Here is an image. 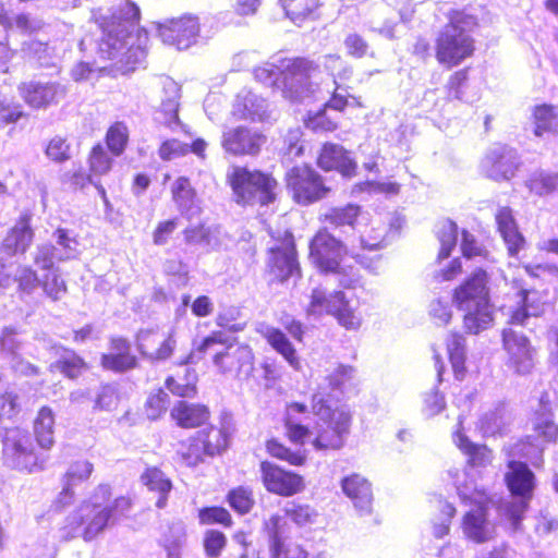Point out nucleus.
Listing matches in <instances>:
<instances>
[{
    "mask_svg": "<svg viewBox=\"0 0 558 558\" xmlns=\"http://www.w3.org/2000/svg\"><path fill=\"white\" fill-rule=\"evenodd\" d=\"M327 397L326 391L319 390L311 395L308 404L301 401H291L286 404L282 416L286 436L290 442L299 447L292 448L279 438L271 437L265 441V450L269 457L295 468L304 466L307 463L308 453L303 446L311 429L307 425L298 422V415L308 412L320 420L316 424L315 436L312 440L315 450L332 451L343 446L344 436L351 426V414L342 409L333 408Z\"/></svg>",
    "mask_w": 558,
    "mask_h": 558,
    "instance_id": "f257e3e1",
    "label": "nucleus"
},
{
    "mask_svg": "<svg viewBox=\"0 0 558 558\" xmlns=\"http://www.w3.org/2000/svg\"><path fill=\"white\" fill-rule=\"evenodd\" d=\"M232 320L227 314L219 313L215 323L221 330H213L199 340L193 341L183 363L208 361L219 375H250L255 354L248 344L235 343L227 336L226 331L239 332L244 329L243 324H233Z\"/></svg>",
    "mask_w": 558,
    "mask_h": 558,
    "instance_id": "f03ea898",
    "label": "nucleus"
},
{
    "mask_svg": "<svg viewBox=\"0 0 558 558\" xmlns=\"http://www.w3.org/2000/svg\"><path fill=\"white\" fill-rule=\"evenodd\" d=\"M112 487L108 483L96 486L90 497L66 517L61 527L63 538L69 541L81 535L89 542L102 533L110 522L129 517L134 501L130 495H120L111 500Z\"/></svg>",
    "mask_w": 558,
    "mask_h": 558,
    "instance_id": "7ed1b4c3",
    "label": "nucleus"
},
{
    "mask_svg": "<svg viewBox=\"0 0 558 558\" xmlns=\"http://www.w3.org/2000/svg\"><path fill=\"white\" fill-rule=\"evenodd\" d=\"M447 23L434 40V57L445 69L459 66L474 57L476 40L471 32L480 26L478 17L465 9H451L446 14Z\"/></svg>",
    "mask_w": 558,
    "mask_h": 558,
    "instance_id": "20e7f679",
    "label": "nucleus"
},
{
    "mask_svg": "<svg viewBox=\"0 0 558 558\" xmlns=\"http://www.w3.org/2000/svg\"><path fill=\"white\" fill-rule=\"evenodd\" d=\"M488 279L487 271L480 267L452 291V302L464 312L463 328L469 335H478L494 323Z\"/></svg>",
    "mask_w": 558,
    "mask_h": 558,
    "instance_id": "39448f33",
    "label": "nucleus"
},
{
    "mask_svg": "<svg viewBox=\"0 0 558 558\" xmlns=\"http://www.w3.org/2000/svg\"><path fill=\"white\" fill-rule=\"evenodd\" d=\"M272 244L266 250L265 276L270 284H283L303 276L295 236L290 229L270 231Z\"/></svg>",
    "mask_w": 558,
    "mask_h": 558,
    "instance_id": "423d86ee",
    "label": "nucleus"
},
{
    "mask_svg": "<svg viewBox=\"0 0 558 558\" xmlns=\"http://www.w3.org/2000/svg\"><path fill=\"white\" fill-rule=\"evenodd\" d=\"M349 247L327 227H319L308 241L307 258L322 275L348 276L351 267L345 265Z\"/></svg>",
    "mask_w": 558,
    "mask_h": 558,
    "instance_id": "0eeeda50",
    "label": "nucleus"
},
{
    "mask_svg": "<svg viewBox=\"0 0 558 558\" xmlns=\"http://www.w3.org/2000/svg\"><path fill=\"white\" fill-rule=\"evenodd\" d=\"M228 182L239 205L267 206L277 198L278 181L269 172L235 167L230 173Z\"/></svg>",
    "mask_w": 558,
    "mask_h": 558,
    "instance_id": "6e6552de",
    "label": "nucleus"
},
{
    "mask_svg": "<svg viewBox=\"0 0 558 558\" xmlns=\"http://www.w3.org/2000/svg\"><path fill=\"white\" fill-rule=\"evenodd\" d=\"M461 501L469 507L461 518V531L464 537L474 544H484L494 539L495 524L489 520V509L494 498L486 488H475L461 496Z\"/></svg>",
    "mask_w": 558,
    "mask_h": 558,
    "instance_id": "1a4fd4ad",
    "label": "nucleus"
},
{
    "mask_svg": "<svg viewBox=\"0 0 558 558\" xmlns=\"http://www.w3.org/2000/svg\"><path fill=\"white\" fill-rule=\"evenodd\" d=\"M2 460L13 470L33 473L45 469L47 457L34 446L27 430L15 427L7 430L3 437Z\"/></svg>",
    "mask_w": 558,
    "mask_h": 558,
    "instance_id": "9d476101",
    "label": "nucleus"
},
{
    "mask_svg": "<svg viewBox=\"0 0 558 558\" xmlns=\"http://www.w3.org/2000/svg\"><path fill=\"white\" fill-rule=\"evenodd\" d=\"M92 19L102 32L101 40L117 49L123 46L132 29L138 25L141 11L134 2L125 1L112 11H93Z\"/></svg>",
    "mask_w": 558,
    "mask_h": 558,
    "instance_id": "9b49d317",
    "label": "nucleus"
},
{
    "mask_svg": "<svg viewBox=\"0 0 558 558\" xmlns=\"http://www.w3.org/2000/svg\"><path fill=\"white\" fill-rule=\"evenodd\" d=\"M284 184L293 202L302 206L325 199L332 192L326 179L308 163L291 167L284 174Z\"/></svg>",
    "mask_w": 558,
    "mask_h": 558,
    "instance_id": "f8f14e48",
    "label": "nucleus"
},
{
    "mask_svg": "<svg viewBox=\"0 0 558 558\" xmlns=\"http://www.w3.org/2000/svg\"><path fill=\"white\" fill-rule=\"evenodd\" d=\"M501 347L505 352V365L518 376H526L535 366L536 349L522 331L506 327L501 331Z\"/></svg>",
    "mask_w": 558,
    "mask_h": 558,
    "instance_id": "ddd939ff",
    "label": "nucleus"
},
{
    "mask_svg": "<svg viewBox=\"0 0 558 558\" xmlns=\"http://www.w3.org/2000/svg\"><path fill=\"white\" fill-rule=\"evenodd\" d=\"M318 69V64L306 57L282 59L280 84L283 97L298 99L304 92H308L311 77Z\"/></svg>",
    "mask_w": 558,
    "mask_h": 558,
    "instance_id": "4468645a",
    "label": "nucleus"
},
{
    "mask_svg": "<svg viewBox=\"0 0 558 558\" xmlns=\"http://www.w3.org/2000/svg\"><path fill=\"white\" fill-rule=\"evenodd\" d=\"M259 472L263 487L275 496L292 497L303 493L306 487L302 474L268 460L260 461Z\"/></svg>",
    "mask_w": 558,
    "mask_h": 558,
    "instance_id": "2eb2a0df",
    "label": "nucleus"
},
{
    "mask_svg": "<svg viewBox=\"0 0 558 558\" xmlns=\"http://www.w3.org/2000/svg\"><path fill=\"white\" fill-rule=\"evenodd\" d=\"M266 141L263 132L246 125H238L222 132L220 145L223 151L232 157H256Z\"/></svg>",
    "mask_w": 558,
    "mask_h": 558,
    "instance_id": "dca6fc26",
    "label": "nucleus"
},
{
    "mask_svg": "<svg viewBox=\"0 0 558 558\" xmlns=\"http://www.w3.org/2000/svg\"><path fill=\"white\" fill-rule=\"evenodd\" d=\"M510 286L517 299V307L509 314V324L524 326L530 317H538L545 312L547 292H539L534 288H526L525 283L520 278L512 279Z\"/></svg>",
    "mask_w": 558,
    "mask_h": 558,
    "instance_id": "f3484780",
    "label": "nucleus"
},
{
    "mask_svg": "<svg viewBox=\"0 0 558 558\" xmlns=\"http://www.w3.org/2000/svg\"><path fill=\"white\" fill-rule=\"evenodd\" d=\"M198 34L199 23L191 15L170 19L158 26V36L162 43L180 50L192 46Z\"/></svg>",
    "mask_w": 558,
    "mask_h": 558,
    "instance_id": "a211bd4d",
    "label": "nucleus"
},
{
    "mask_svg": "<svg viewBox=\"0 0 558 558\" xmlns=\"http://www.w3.org/2000/svg\"><path fill=\"white\" fill-rule=\"evenodd\" d=\"M58 355L48 365V372L52 375H60L69 381H78L90 369V364L74 349L54 343L51 347Z\"/></svg>",
    "mask_w": 558,
    "mask_h": 558,
    "instance_id": "6ab92c4d",
    "label": "nucleus"
},
{
    "mask_svg": "<svg viewBox=\"0 0 558 558\" xmlns=\"http://www.w3.org/2000/svg\"><path fill=\"white\" fill-rule=\"evenodd\" d=\"M316 165L325 172L336 171L343 178L351 179L357 173V162L342 145L326 142L316 157Z\"/></svg>",
    "mask_w": 558,
    "mask_h": 558,
    "instance_id": "aec40b11",
    "label": "nucleus"
},
{
    "mask_svg": "<svg viewBox=\"0 0 558 558\" xmlns=\"http://www.w3.org/2000/svg\"><path fill=\"white\" fill-rule=\"evenodd\" d=\"M100 366L105 371L125 373L138 366V360L132 352L131 342L122 336L109 339V352L100 355Z\"/></svg>",
    "mask_w": 558,
    "mask_h": 558,
    "instance_id": "412c9836",
    "label": "nucleus"
},
{
    "mask_svg": "<svg viewBox=\"0 0 558 558\" xmlns=\"http://www.w3.org/2000/svg\"><path fill=\"white\" fill-rule=\"evenodd\" d=\"M504 481L510 495L514 498L532 500L536 487V477L525 462L510 460Z\"/></svg>",
    "mask_w": 558,
    "mask_h": 558,
    "instance_id": "4be33fe9",
    "label": "nucleus"
},
{
    "mask_svg": "<svg viewBox=\"0 0 558 558\" xmlns=\"http://www.w3.org/2000/svg\"><path fill=\"white\" fill-rule=\"evenodd\" d=\"M170 418L182 429H196L206 426L211 418L210 408L201 402L178 400L169 410Z\"/></svg>",
    "mask_w": 558,
    "mask_h": 558,
    "instance_id": "5701e85b",
    "label": "nucleus"
},
{
    "mask_svg": "<svg viewBox=\"0 0 558 558\" xmlns=\"http://www.w3.org/2000/svg\"><path fill=\"white\" fill-rule=\"evenodd\" d=\"M365 211L357 203H345L343 205L331 206L318 216L320 227H327L331 230H343L348 228L355 231L360 221L364 218Z\"/></svg>",
    "mask_w": 558,
    "mask_h": 558,
    "instance_id": "b1692460",
    "label": "nucleus"
},
{
    "mask_svg": "<svg viewBox=\"0 0 558 558\" xmlns=\"http://www.w3.org/2000/svg\"><path fill=\"white\" fill-rule=\"evenodd\" d=\"M281 517L272 514L264 523L268 535V549L270 558H308V554L301 546L291 544L280 531Z\"/></svg>",
    "mask_w": 558,
    "mask_h": 558,
    "instance_id": "393cba45",
    "label": "nucleus"
},
{
    "mask_svg": "<svg viewBox=\"0 0 558 558\" xmlns=\"http://www.w3.org/2000/svg\"><path fill=\"white\" fill-rule=\"evenodd\" d=\"M140 482L147 492L156 495L155 507L165 509L168 506L173 481L159 465H146L140 474Z\"/></svg>",
    "mask_w": 558,
    "mask_h": 558,
    "instance_id": "a878e982",
    "label": "nucleus"
},
{
    "mask_svg": "<svg viewBox=\"0 0 558 558\" xmlns=\"http://www.w3.org/2000/svg\"><path fill=\"white\" fill-rule=\"evenodd\" d=\"M33 240L32 214L24 211L17 218L16 223L8 231L2 242V248L11 256L24 254L31 247Z\"/></svg>",
    "mask_w": 558,
    "mask_h": 558,
    "instance_id": "bb28decb",
    "label": "nucleus"
},
{
    "mask_svg": "<svg viewBox=\"0 0 558 558\" xmlns=\"http://www.w3.org/2000/svg\"><path fill=\"white\" fill-rule=\"evenodd\" d=\"M23 101L33 109H44L57 101L59 85L53 82H22L17 86Z\"/></svg>",
    "mask_w": 558,
    "mask_h": 558,
    "instance_id": "cd10ccee",
    "label": "nucleus"
},
{
    "mask_svg": "<svg viewBox=\"0 0 558 558\" xmlns=\"http://www.w3.org/2000/svg\"><path fill=\"white\" fill-rule=\"evenodd\" d=\"M175 338L172 332L160 339L159 335L151 330L142 331L138 337L141 353L151 360H167L175 349Z\"/></svg>",
    "mask_w": 558,
    "mask_h": 558,
    "instance_id": "c85d7f7f",
    "label": "nucleus"
},
{
    "mask_svg": "<svg viewBox=\"0 0 558 558\" xmlns=\"http://www.w3.org/2000/svg\"><path fill=\"white\" fill-rule=\"evenodd\" d=\"M343 493L364 513L372 511L373 493L368 481L359 474H351L341 482Z\"/></svg>",
    "mask_w": 558,
    "mask_h": 558,
    "instance_id": "c756f323",
    "label": "nucleus"
},
{
    "mask_svg": "<svg viewBox=\"0 0 558 558\" xmlns=\"http://www.w3.org/2000/svg\"><path fill=\"white\" fill-rule=\"evenodd\" d=\"M495 218L498 231L507 243L509 255L515 256L523 247L525 240L518 230L512 209L509 207H500Z\"/></svg>",
    "mask_w": 558,
    "mask_h": 558,
    "instance_id": "7c9ffc66",
    "label": "nucleus"
},
{
    "mask_svg": "<svg viewBox=\"0 0 558 558\" xmlns=\"http://www.w3.org/2000/svg\"><path fill=\"white\" fill-rule=\"evenodd\" d=\"M32 427L37 448L49 451L54 445V414L50 407L39 408Z\"/></svg>",
    "mask_w": 558,
    "mask_h": 558,
    "instance_id": "2f4dec72",
    "label": "nucleus"
},
{
    "mask_svg": "<svg viewBox=\"0 0 558 558\" xmlns=\"http://www.w3.org/2000/svg\"><path fill=\"white\" fill-rule=\"evenodd\" d=\"M485 169L493 180H509L517 170L515 158L505 149L493 150L485 157Z\"/></svg>",
    "mask_w": 558,
    "mask_h": 558,
    "instance_id": "473e14b6",
    "label": "nucleus"
},
{
    "mask_svg": "<svg viewBox=\"0 0 558 558\" xmlns=\"http://www.w3.org/2000/svg\"><path fill=\"white\" fill-rule=\"evenodd\" d=\"M195 435L198 436V440L208 458L225 452L231 440L230 433L223 425H209L207 428L196 432Z\"/></svg>",
    "mask_w": 558,
    "mask_h": 558,
    "instance_id": "72a5a7b5",
    "label": "nucleus"
},
{
    "mask_svg": "<svg viewBox=\"0 0 558 558\" xmlns=\"http://www.w3.org/2000/svg\"><path fill=\"white\" fill-rule=\"evenodd\" d=\"M198 376L195 369L185 367L182 372L169 375L165 379V387L178 398H195L198 393Z\"/></svg>",
    "mask_w": 558,
    "mask_h": 558,
    "instance_id": "f704fd0d",
    "label": "nucleus"
},
{
    "mask_svg": "<svg viewBox=\"0 0 558 558\" xmlns=\"http://www.w3.org/2000/svg\"><path fill=\"white\" fill-rule=\"evenodd\" d=\"M286 15L295 24L302 25L319 17V0H280Z\"/></svg>",
    "mask_w": 558,
    "mask_h": 558,
    "instance_id": "c9c22d12",
    "label": "nucleus"
},
{
    "mask_svg": "<svg viewBox=\"0 0 558 558\" xmlns=\"http://www.w3.org/2000/svg\"><path fill=\"white\" fill-rule=\"evenodd\" d=\"M454 444L468 457L470 466H486L493 460V451L486 445L472 442L461 430L454 434Z\"/></svg>",
    "mask_w": 558,
    "mask_h": 558,
    "instance_id": "e433bc0d",
    "label": "nucleus"
},
{
    "mask_svg": "<svg viewBox=\"0 0 558 558\" xmlns=\"http://www.w3.org/2000/svg\"><path fill=\"white\" fill-rule=\"evenodd\" d=\"M207 453L203 449L198 436L195 434L179 442L175 451L178 463L187 469H195L203 464L207 458Z\"/></svg>",
    "mask_w": 558,
    "mask_h": 558,
    "instance_id": "4c0bfd02",
    "label": "nucleus"
},
{
    "mask_svg": "<svg viewBox=\"0 0 558 558\" xmlns=\"http://www.w3.org/2000/svg\"><path fill=\"white\" fill-rule=\"evenodd\" d=\"M335 305L329 310V315L348 330H356L362 325V316L351 306L343 291H335Z\"/></svg>",
    "mask_w": 558,
    "mask_h": 558,
    "instance_id": "58836bf2",
    "label": "nucleus"
},
{
    "mask_svg": "<svg viewBox=\"0 0 558 558\" xmlns=\"http://www.w3.org/2000/svg\"><path fill=\"white\" fill-rule=\"evenodd\" d=\"M331 75L333 76L335 88L328 100L324 104V106L327 109L343 112L349 106V96L340 94L339 89L342 87V84L344 82L351 78L352 69L345 65L337 74L331 73ZM350 98L353 100V105L355 107H363V102L361 101L360 97L350 96Z\"/></svg>",
    "mask_w": 558,
    "mask_h": 558,
    "instance_id": "ea45409f",
    "label": "nucleus"
},
{
    "mask_svg": "<svg viewBox=\"0 0 558 558\" xmlns=\"http://www.w3.org/2000/svg\"><path fill=\"white\" fill-rule=\"evenodd\" d=\"M171 198L182 213L185 215L187 209L196 207L197 213L201 208L196 206L197 192L186 175H179L170 187Z\"/></svg>",
    "mask_w": 558,
    "mask_h": 558,
    "instance_id": "a19ab883",
    "label": "nucleus"
},
{
    "mask_svg": "<svg viewBox=\"0 0 558 558\" xmlns=\"http://www.w3.org/2000/svg\"><path fill=\"white\" fill-rule=\"evenodd\" d=\"M446 348L454 377L459 380L464 379L466 374L464 337L457 331L450 332L446 341Z\"/></svg>",
    "mask_w": 558,
    "mask_h": 558,
    "instance_id": "79ce46f5",
    "label": "nucleus"
},
{
    "mask_svg": "<svg viewBox=\"0 0 558 558\" xmlns=\"http://www.w3.org/2000/svg\"><path fill=\"white\" fill-rule=\"evenodd\" d=\"M532 121L534 124V135L543 136L556 132L558 125V111L554 105L541 104L532 109Z\"/></svg>",
    "mask_w": 558,
    "mask_h": 558,
    "instance_id": "37998d69",
    "label": "nucleus"
},
{
    "mask_svg": "<svg viewBox=\"0 0 558 558\" xmlns=\"http://www.w3.org/2000/svg\"><path fill=\"white\" fill-rule=\"evenodd\" d=\"M267 343L279 353L291 366L299 368L300 361L292 342L279 328H269L264 333Z\"/></svg>",
    "mask_w": 558,
    "mask_h": 558,
    "instance_id": "c03bdc74",
    "label": "nucleus"
},
{
    "mask_svg": "<svg viewBox=\"0 0 558 558\" xmlns=\"http://www.w3.org/2000/svg\"><path fill=\"white\" fill-rule=\"evenodd\" d=\"M105 144L113 157L122 156L130 143V130L124 121L112 122L105 134Z\"/></svg>",
    "mask_w": 558,
    "mask_h": 558,
    "instance_id": "a18cd8bd",
    "label": "nucleus"
},
{
    "mask_svg": "<svg viewBox=\"0 0 558 558\" xmlns=\"http://www.w3.org/2000/svg\"><path fill=\"white\" fill-rule=\"evenodd\" d=\"M471 66H464L453 71L445 84V96L447 101L464 100L470 85Z\"/></svg>",
    "mask_w": 558,
    "mask_h": 558,
    "instance_id": "49530a36",
    "label": "nucleus"
},
{
    "mask_svg": "<svg viewBox=\"0 0 558 558\" xmlns=\"http://www.w3.org/2000/svg\"><path fill=\"white\" fill-rule=\"evenodd\" d=\"M112 155L101 143L92 146L87 155L88 172L92 177H102L109 173L113 167Z\"/></svg>",
    "mask_w": 558,
    "mask_h": 558,
    "instance_id": "de8ad7c7",
    "label": "nucleus"
},
{
    "mask_svg": "<svg viewBox=\"0 0 558 558\" xmlns=\"http://www.w3.org/2000/svg\"><path fill=\"white\" fill-rule=\"evenodd\" d=\"M387 228L379 220H369L361 231L360 242L363 248L368 251L380 250L386 244Z\"/></svg>",
    "mask_w": 558,
    "mask_h": 558,
    "instance_id": "09e8293b",
    "label": "nucleus"
},
{
    "mask_svg": "<svg viewBox=\"0 0 558 558\" xmlns=\"http://www.w3.org/2000/svg\"><path fill=\"white\" fill-rule=\"evenodd\" d=\"M169 86L170 95L161 100L159 113L162 124L167 128H172L181 123L179 117L180 88L174 83H170Z\"/></svg>",
    "mask_w": 558,
    "mask_h": 558,
    "instance_id": "8fccbe9b",
    "label": "nucleus"
},
{
    "mask_svg": "<svg viewBox=\"0 0 558 558\" xmlns=\"http://www.w3.org/2000/svg\"><path fill=\"white\" fill-rule=\"evenodd\" d=\"M169 404V395L162 388H158L147 396L143 407L144 415L149 421H157L167 413Z\"/></svg>",
    "mask_w": 558,
    "mask_h": 558,
    "instance_id": "3c124183",
    "label": "nucleus"
},
{
    "mask_svg": "<svg viewBox=\"0 0 558 558\" xmlns=\"http://www.w3.org/2000/svg\"><path fill=\"white\" fill-rule=\"evenodd\" d=\"M186 536L185 526L182 523H171L162 535L161 546L167 553V558H181L183 539Z\"/></svg>",
    "mask_w": 558,
    "mask_h": 558,
    "instance_id": "603ef678",
    "label": "nucleus"
},
{
    "mask_svg": "<svg viewBox=\"0 0 558 558\" xmlns=\"http://www.w3.org/2000/svg\"><path fill=\"white\" fill-rule=\"evenodd\" d=\"M226 500L228 505L241 515L248 513L255 505L252 488L244 485L231 488L226 496Z\"/></svg>",
    "mask_w": 558,
    "mask_h": 558,
    "instance_id": "864d4df0",
    "label": "nucleus"
},
{
    "mask_svg": "<svg viewBox=\"0 0 558 558\" xmlns=\"http://www.w3.org/2000/svg\"><path fill=\"white\" fill-rule=\"evenodd\" d=\"M197 519L201 525H221L223 527H231L233 525V518L228 509L222 506H206L197 511Z\"/></svg>",
    "mask_w": 558,
    "mask_h": 558,
    "instance_id": "5fc2aeb1",
    "label": "nucleus"
},
{
    "mask_svg": "<svg viewBox=\"0 0 558 558\" xmlns=\"http://www.w3.org/2000/svg\"><path fill=\"white\" fill-rule=\"evenodd\" d=\"M327 108L323 105L318 110L308 112L304 119L306 129L315 133H331L338 129V122L330 117Z\"/></svg>",
    "mask_w": 558,
    "mask_h": 558,
    "instance_id": "6e6d98bb",
    "label": "nucleus"
},
{
    "mask_svg": "<svg viewBox=\"0 0 558 558\" xmlns=\"http://www.w3.org/2000/svg\"><path fill=\"white\" fill-rule=\"evenodd\" d=\"M437 238L440 242L437 259L442 260L448 258L456 247L458 238L457 223L452 220H446L439 229Z\"/></svg>",
    "mask_w": 558,
    "mask_h": 558,
    "instance_id": "4d7b16f0",
    "label": "nucleus"
},
{
    "mask_svg": "<svg viewBox=\"0 0 558 558\" xmlns=\"http://www.w3.org/2000/svg\"><path fill=\"white\" fill-rule=\"evenodd\" d=\"M46 157L56 163H63L72 158L71 145L68 140L61 135L52 136L45 146Z\"/></svg>",
    "mask_w": 558,
    "mask_h": 558,
    "instance_id": "13d9d810",
    "label": "nucleus"
},
{
    "mask_svg": "<svg viewBox=\"0 0 558 558\" xmlns=\"http://www.w3.org/2000/svg\"><path fill=\"white\" fill-rule=\"evenodd\" d=\"M529 190L536 195H547L558 190V173L536 172L527 180Z\"/></svg>",
    "mask_w": 558,
    "mask_h": 558,
    "instance_id": "bf43d9fd",
    "label": "nucleus"
},
{
    "mask_svg": "<svg viewBox=\"0 0 558 558\" xmlns=\"http://www.w3.org/2000/svg\"><path fill=\"white\" fill-rule=\"evenodd\" d=\"M228 538L226 534L217 529H209L204 532L202 545L208 558H218L226 549Z\"/></svg>",
    "mask_w": 558,
    "mask_h": 558,
    "instance_id": "052dcab7",
    "label": "nucleus"
},
{
    "mask_svg": "<svg viewBox=\"0 0 558 558\" xmlns=\"http://www.w3.org/2000/svg\"><path fill=\"white\" fill-rule=\"evenodd\" d=\"M533 432L543 444L558 442V423L551 414L538 416L533 425Z\"/></svg>",
    "mask_w": 558,
    "mask_h": 558,
    "instance_id": "680f3d73",
    "label": "nucleus"
},
{
    "mask_svg": "<svg viewBox=\"0 0 558 558\" xmlns=\"http://www.w3.org/2000/svg\"><path fill=\"white\" fill-rule=\"evenodd\" d=\"M336 300L335 291L327 294L322 288H314L311 292L310 302L306 312L312 315H329V310L333 307Z\"/></svg>",
    "mask_w": 558,
    "mask_h": 558,
    "instance_id": "e2e57ef3",
    "label": "nucleus"
},
{
    "mask_svg": "<svg viewBox=\"0 0 558 558\" xmlns=\"http://www.w3.org/2000/svg\"><path fill=\"white\" fill-rule=\"evenodd\" d=\"M353 368L351 366L340 365L327 377V386L318 387L316 391L324 390L328 393V399L332 405V399L330 398L329 390H341V388L351 380Z\"/></svg>",
    "mask_w": 558,
    "mask_h": 558,
    "instance_id": "0e129e2a",
    "label": "nucleus"
},
{
    "mask_svg": "<svg viewBox=\"0 0 558 558\" xmlns=\"http://www.w3.org/2000/svg\"><path fill=\"white\" fill-rule=\"evenodd\" d=\"M40 284L45 293L53 301L60 300L68 291L65 281L61 278L57 270L45 275Z\"/></svg>",
    "mask_w": 558,
    "mask_h": 558,
    "instance_id": "69168bd1",
    "label": "nucleus"
},
{
    "mask_svg": "<svg viewBox=\"0 0 558 558\" xmlns=\"http://www.w3.org/2000/svg\"><path fill=\"white\" fill-rule=\"evenodd\" d=\"M190 153L189 144L183 143L177 138H168L158 147V156L163 161H169L174 158L183 157Z\"/></svg>",
    "mask_w": 558,
    "mask_h": 558,
    "instance_id": "338daca9",
    "label": "nucleus"
},
{
    "mask_svg": "<svg viewBox=\"0 0 558 558\" xmlns=\"http://www.w3.org/2000/svg\"><path fill=\"white\" fill-rule=\"evenodd\" d=\"M182 234L184 242L189 245L208 244L211 238L210 228L204 222L186 227Z\"/></svg>",
    "mask_w": 558,
    "mask_h": 558,
    "instance_id": "774afa93",
    "label": "nucleus"
}]
</instances>
